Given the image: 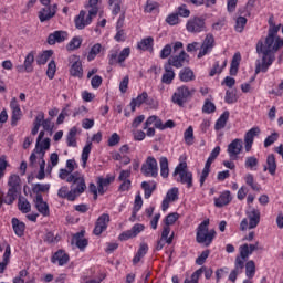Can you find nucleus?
Wrapping results in <instances>:
<instances>
[{"label":"nucleus","instance_id":"obj_1","mask_svg":"<svg viewBox=\"0 0 283 283\" xmlns=\"http://www.w3.org/2000/svg\"><path fill=\"white\" fill-rule=\"evenodd\" d=\"M269 31L265 41H259L256 43L258 54H263L261 62L256 63L255 74H266L269 67H271L275 61V52H279L283 48V39L277 36L281 25L273 24V21L269 20Z\"/></svg>","mask_w":283,"mask_h":283},{"label":"nucleus","instance_id":"obj_2","mask_svg":"<svg viewBox=\"0 0 283 283\" xmlns=\"http://www.w3.org/2000/svg\"><path fill=\"white\" fill-rule=\"evenodd\" d=\"M210 223L211 221L209 219H205L197 227L196 242H198V244H203L205 247H211V244H213V241L216 240L218 232H216V229L209 230Z\"/></svg>","mask_w":283,"mask_h":283},{"label":"nucleus","instance_id":"obj_3","mask_svg":"<svg viewBox=\"0 0 283 283\" xmlns=\"http://www.w3.org/2000/svg\"><path fill=\"white\" fill-rule=\"evenodd\" d=\"M172 176L176 182L185 185L187 189H191V187H193V172L189 171L187 161L179 163L176 166Z\"/></svg>","mask_w":283,"mask_h":283},{"label":"nucleus","instance_id":"obj_4","mask_svg":"<svg viewBox=\"0 0 283 283\" xmlns=\"http://www.w3.org/2000/svg\"><path fill=\"white\" fill-rule=\"evenodd\" d=\"M262 212H260V209L249 206L245 210V218H243L240 223V231L256 229L258 224H260Z\"/></svg>","mask_w":283,"mask_h":283},{"label":"nucleus","instance_id":"obj_5","mask_svg":"<svg viewBox=\"0 0 283 283\" xmlns=\"http://www.w3.org/2000/svg\"><path fill=\"white\" fill-rule=\"evenodd\" d=\"M196 94V88H189L187 85H181L176 88L175 93L171 96V102L178 107H185V103H189Z\"/></svg>","mask_w":283,"mask_h":283},{"label":"nucleus","instance_id":"obj_6","mask_svg":"<svg viewBox=\"0 0 283 283\" xmlns=\"http://www.w3.org/2000/svg\"><path fill=\"white\" fill-rule=\"evenodd\" d=\"M186 30L189 34H201L207 32V15H192L186 22Z\"/></svg>","mask_w":283,"mask_h":283},{"label":"nucleus","instance_id":"obj_7","mask_svg":"<svg viewBox=\"0 0 283 283\" xmlns=\"http://www.w3.org/2000/svg\"><path fill=\"white\" fill-rule=\"evenodd\" d=\"M66 182H72L71 190L73 191V196L78 198V196L85 193V189H87V185L85 184V177L80 171H75L66 179Z\"/></svg>","mask_w":283,"mask_h":283},{"label":"nucleus","instance_id":"obj_8","mask_svg":"<svg viewBox=\"0 0 283 283\" xmlns=\"http://www.w3.org/2000/svg\"><path fill=\"white\" fill-rule=\"evenodd\" d=\"M142 174L146 178H158V161L155 157L149 156L142 165Z\"/></svg>","mask_w":283,"mask_h":283},{"label":"nucleus","instance_id":"obj_9","mask_svg":"<svg viewBox=\"0 0 283 283\" xmlns=\"http://www.w3.org/2000/svg\"><path fill=\"white\" fill-rule=\"evenodd\" d=\"M187 63H189V54H187L185 50H181L178 54L170 55L166 65H169V67H176V70H180V67H185Z\"/></svg>","mask_w":283,"mask_h":283},{"label":"nucleus","instance_id":"obj_10","mask_svg":"<svg viewBox=\"0 0 283 283\" xmlns=\"http://www.w3.org/2000/svg\"><path fill=\"white\" fill-rule=\"evenodd\" d=\"M94 17H96V11H80V14L75 18V28L77 30H85V28H87V25L92 24V19H94Z\"/></svg>","mask_w":283,"mask_h":283},{"label":"nucleus","instance_id":"obj_11","mask_svg":"<svg viewBox=\"0 0 283 283\" xmlns=\"http://www.w3.org/2000/svg\"><path fill=\"white\" fill-rule=\"evenodd\" d=\"M244 148V142L240 138L233 139L227 148V154L230 160H238L240 158V154H242V149Z\"/></svg>","mask_w":283,"mask_h":283},{"label":"nucleus","instance_id":"obj_12","mask_svg":"<svg viewBox=\"0 0 283 283\" xmlns=\"http://www.w3.org/2000/svg\"><path fill=\"white\" fill-rule=\"evenodd\" d=\"M9 106L11 109V126L17 127V125H19V120H21L23 117L21 105L19 104L17 97H12Z\"/></svg>","mask_w":283,"mask_h":283},{"label":"nucleus","instance_id":"obj_13","mask_svg":"<svg viewBox=\"0 0 283 283\" xmlns=\"http://www.w3.org/2000/svg\"><path fill=\"white\" fill-rule=\"evenodd\" d=\"M34 56H36V51L29 52L24 57L23 65L17 66V72L20 74H23V72L32 74V72H34Z\"/></svg>","mask_w":283,"mask_h":283},{"label":"nucleus","instance_id":"obj_14","mask_svg":"<svg viewBox=\"0 0 283 283\" xmlns=\"http://www.w3.org/2000/svg\"><path fill=\"white\" fill-rule=\"evenodd\" d=\"M70 62V74L74 78H82L83 77V62H81V57L77 55H72L69 59Z\"/></svg>","mask_w":283,"mask_h":283},{"label":"nucleus","instance_id":"obj_15","mask_svg":"<svg viewBox=\"0 0 283 283\" xmlns=\"http://www.w3.org/2000/svg\"><path fill=\"white\" fill-rule=\"evenodd\" d=\"M111 218L108 213L101 214L96 222L93 230L94 235H102L104 231H107V227H109Z\"/></svg>","mask_w":283,"mask_h":283},{"label":"nucleus","instance_id":"obj_16","mask_svg":"<svg viewBox=\"0 0 283 283\" xmlns=\"http://www.w3.org/2000/svg\"><path fill=\"white\" fill-rule=\"evenodd\" d=\"M145 231V224L143 223H136L132 227L130 230L124 231L118 235V240L120 242H127V240H132V238H136L139 233H143Z\"/></svg>","mask_w":283,"mask_h":283},{"label":"nucleus","instance_id":"obj_17","mask_svg":"<svg viewBox=\"0 0 283 283\" xmlns=\"http://www.w3.org/2000/svg\"><path fill=\"white\" fill-rule=\"evenodd\" d=\"M56 10H59V6H46L42 8L38 12V18L40 19V23H45L46 21H50L56 17Z\"/></svg>","mask_w":283,"mask_h":283},{"label":"nucleus","instance_id":"obj_18","mask_svg":"<svg viewBox=\"0 0 283 283\" xmlns=\"http://www.w3.org/2000/svg\"><path fill=\"white\" fill-rule=\"evenodd\" d=\"M260 127H252L244 135V149L247 153L253 149V143L255 140V136H260Z\"/></svg>","mask_w":283,"mask_h":283},{"label":"nucleus","instance_id":"obj_19","mask_svg":"<svg viewBox=\"0 0 283 283\" xmlns=\"http://www.w3.org/2000/svg\"><path fill=\"white\" fill-rule=\"evenodd\" d=\"M116 180V176L114 175H106V177H97V189L99 196H105L107 191V187L112 185Z\"/></svg>","mask_w":283,"mask_h":283},{"label":"nucleus","instance_id":"obj_20","mask_svg":"<svg viewBox=\"0 0 283 283\" xmlns=\"http://www.w3.org/2000/svg\"><path fill=\"white\" fill-rule=\"evenodd\" d=\"M71 244H75L80 251H85V249H87V244H90V241L85 238V230H81L73 234Z\"/></svg>","mask_w":283,"mask_h":283},{"label":"nucleus","instance_id":"obj_21","mask_svg":"<svg viewBox=\"0 0 283 283\" xmlns=\"http://www.w3.org/2000/svg\"><path fill=\"white\" fill-rule=\"evenodd\" d=\"M52 264H57V266H65L70 262V254L65 252L63 249H59L51 256Z\"/></svg>","mask_w":283,"mask_h":283},{"label":"nucleus","instance_id":"obj_22","mask_svg":"<svg viewBox=\"0 0 283 283\" xmlns=\"http://www.w3.org/2000/svg\"><path fill=\"white\" fill-rule=\"evenodd\" d=\"M232 200L233 197L231 196V191L224 190L220 192L219 197L214 198V207H217V209H222V207L231 205Z\"/></svg>","mask_w":283,"mask_h":283},{"label":"nucleus","instance_id":"obj_23","mask_svg":"<svg viewBox=\"0 0 283 283\" xmlns=\"http://www.w3.org/2000/svg\"><path fill=\"white\" fill-rule=\"evenodd\" d=\"M67 32L66 31H54L53 33H50L46 43L49 45H56V43H63L64 41H67Z\"/></svg>","mask_w":283,"mask_h":283},{"label":"nucleus","instance_id":"obj_24","mask_svg":"<svg viewBox=\"0 0 283 283\" xmlns=\"http://www.w3.org/2000/svg\"><path fill=\"white\" fill-rule=\"evenodd\" d=\"M34 205L41 216H43L44 218H48V216H50V206L48 205V202L43 201V195L35 196Z\"/></svg>","mask_w":283,"mask_h":283},{"label":"nucleus","instance_id":"obj_25","mask_svg":"<svg viewBox=\"0 0 283 283\" xmlns=\"http://www.w3.org/2000/svg\"><path fill=\"white\" fill-rule=\"evenodd\" d=\"M263 171H268L270 176H275L277 172V161L274 154L268 155L266 164L263 166Z\"/></svg>","mask_w":283,"mask_h":283},{"label":"nucleus","instance_id":"obj_26","mask_svg":"<svg viewBox=\"0 0 283 283\" xmlns=\"http://www.w3.org/2000/svg\"><path fill=\"white\" fill-rule=\"evenodd\" d=\"M164 70L165 72L161 76V83L165 85H171L174 83V78H176V72H174V69L168 64L164 65Z\"/></svg>","mask_w":283,"mask_h":283},{"label":"nucleus","instance_id":"obj_27","mask_svg":"<svg viewBox=\"0 0 283 283\" xmlns=\"http://www.w3.org/2000/svg\"><path fill=\"white\" fill-rule=\"evenodd\" d=\"M12 229L18 238H23L25 234V223L17 218L11 219Z\"/></svg>","mask_w":283,"mask_h":283},{"label":"nucleus","instance_id":"obj_28","mask_svg":"<svg viewBox=\"0 0 283 283\" xmlns=\"http://www.w3.org/2000/svg\"><path fill=\"white\" fill-rule=\"evenodd\" d=\"M239 251H240V255L235 256L234 262H241L242 266H244V262H247V260L249 259V255H252L251 251L249 250V244L244 243L240 245Z\"/></svg>","mask_w":283,"mask_h":283},{"label":"nucleus","instance_id":"obj_29","mask_svg":"<svg viewBox=\"0 0 283 283\" xmlns=\"http://www.w3.org/2000/svg\"><path fill=\"white\" fill-rule=\"evenodd\" d=\"M179 81H181V83H191V81H196V75L190 67H184L179 72Z\"/></svg>","mask_w":283,"mask_h":283},{"label":"nucleus","instance_id":"obj_30","mask_svg":"<svg viewBox=\"0 0 283 283\" xmlns=\"http://www.w3.org/2000/svg\"><path fill=\"white\" fill-rule=\"evenodd\" d=\"M240 61H242V55L240 52L234 53L230 64V76H238V70H240Z\"/></svg>","mask_w":283,"mask_h":283},{"label":"nucleus","instance_id":"obj_31","mask_svg":"<svg viewBox=\"0 0 283 283\" xmlns=\"http://www.w3.org/2000/svg\"><path fill=\"white\" fill-rule=\"evenodd\" d=\"M147 98H148L147 92H143L137 97L133 98L129 104L132 112H136V107H140V105H144V103L146 104Z\"/></svg>","mask_w":283,"mask_h":283},{"label":"nucleus","instance_id":"obj_32","mask_svg":"<svg viewBox=\"0 0 283 283\" xmlns=\"http://www.w3.org/2000/svg\"><path fill=\"white\" fill-rule=\"evenodd\" d=\"M137 50H142V52H149V50H154V38L148 36L140 40L137 43Z\"/></svg>","mask_w":283,"mask_h":283},{"label":"nucleus","instance_id":"obj_33","mask_svg":"<svg viewBox=\"0 0 283 283\" xmlns=\"http://www.w3.org/2000/svg\"><path fill=\"white\" fill-rule=\"evenodd\" d=\"M242 271H244V265H242V262L234 261V269L230 272L228 280L232 283H235Z\"/></svg>","mask_w":283,"mask_h":283},{"label":"nucleus","instance_id":"obj_34","mask_svg":"<svg viewBox=\"0 0 283 283\" xmlns=\"http://www.w3.org/2000/svg\"><path fill=\"white\" fill-rule=\"evenodd\" d=\"M244 181L245 185H248V187H250L252 189V191H262V186L260 184H258V181H255V177L253 176V174L249 172L244 176Z\"/></svg>","mask_w":283,"mask_h":283},{"label":"nucleus","instance_id":"obj_35","mask_svg":"<svg viewBox=\"0 0 283 283\" xmlns=\"http://www.w3.org/2000/svg\"><path fill=\"white\" fill-rule=\"evenodd\" d=\"M57 196L59 198H63L69 200V202H74V200H76V197L73 193V190L70 188H67V186H63L59 189L57 191Z\"/></svg>","mask_w":283,"mask_h":283},{"label":"nucleus","instance_id":"obj_36","mask_svg":"<svg viewBox=\"0 0 283 283\" xmlns=\"http://www.w3.org/2000/svg\"><path fill=\"white\" fill-rule=\"evenodd\" d=\"M142 189L144 190V198L149 200L150 196L156 191V184L154 181H143Z\"/></svg>","mask_w":283,"mask_h":283},{"label":"nucleus","instance_id":"obj_37","mask_svg":"<svg viewBox=\"0 0 283 283\" xmlns=\"http://www.w3.org/2000/svg\"><path fill=\"white\" fill-rule=\"evenodd\" d=\"M90 154H92V142H87L82 150L81 161H82L83 169L87 167V161L90 160Z\"/></svg>","mask_w":283,"mask_h":283},{"label":"nucleus","instance_id":"obj_38","mask_svg":"<svg viewBox=\"0 0 283 283\" xmlns=\"http://www.w3.org/2000/svg\"><path fill=\"white\" fill-rule=\"evenodd\" d=\"M229 111H226L220 115V117L217 119L214 124V129L217 132H220V129H224V127H227V123H229Z\"/></svg>","mask_w":283,"mask_h":283},{"label":"nucleus","instance_id":"obj_39","mask_svg":"<svg viewBox=\"0 0 283 283\" xmlns=\"http://www.w3.org/2000/svg\"><path fill=\"white\" fill-rule=\"evenodd\" d=\"M76 134H78V129L76 127H72L66 135V145L67 147H78L76 142Z\"/></svg>","mask_w":283,"mask_h":283},{"label":"nucleus","instance_id":"obj_40","mask_svg":"<svg viewBox=\"0 0 283 283\" xmlns=\"http://www.w3.org/2000/svg\"><path fill=\"white\" fill-rule=\"evenodd\" d=\"M101 52H103V45L101 43H95L87 53L86 59L88 63H92Z\"/></svg>","mask_w":283,"mask_h":283},{"label":"nucleus","instance_id":"obj_41","mask_svg":"<svg viewBox=\"0 0 283 283\" xmlns=\"http://www.w3.org/2000/svg\"><path fill=\"white\" fill-rule=\"evenodd\" d=\"M18 209L21 213H30L32 211V205H30V201L25 197H19Z\"/></svg>","mask_w":283,"mask_h":283},{"label":"nucleus","instance_id":"obj_42","mask_svg":"<svg viewBox=\"0 0 283 283\" xmlns=\"http://www.w3.org/2000/svg\"><path fill=\"white\" fill-rule=\"evenodd\" d=\"M19 196V188L10 187L4 197V205H13Z\"/></svg>","mask_w":283,"mask_h":283},{"label":"nucleus","instance_id":"obj_43","mask_svg":"<svg viewBox=\"0 0 283 283\" xmlns=\"http://www.w3.org/2000/svg\"><path fill=\"white\" fill-rule=\"evenodd\" d=\"M53 54H54V51L52 50H46L40 53L35 60L38 65H45V63H48L50 59H52Z\"/></svg>","mask_w":283,"mask_h":283},{"label":"nucleus","instance_id":"obj_44","mask_svg":"<svg viewBox=\"0 0 283 283\" xmlns=\"http://www.w3.org/2000/svg\"><path fill=\"white\" fill-rule=\"evenodd\" d=\"M159 167L161 178H169V159L167 157L159 158Z\"/></svg>","mask_w":283,"mask_h":283},{"label":"nucleus","instance_id":"obj_45","mask_svg":"<svg viewBox=\"0 0 283 283\" xmlns=\"http://www.w3.org/2000/svg\"><path fill=\"white\" fill-rule=\"evenodd\" d=\"M258 165H260V160L255 156H249L245 158V169H250V171H258Z\"/></svg>","mask_w":283,"mask_h":283},{"label":"nucleus","instance_id":"obj_46","mask_svg":"<svg viewBox=\"0 0 283 283\" xmlns=\"http://www.w3.org/2000/svg\"><path fill=\"white\" fill-rule=\"evenodd\" d=\"M147 251H149V247H147V244H140L137 253L133 258V264H138V262H140V260L147 255Z\"/></svg>","mask_w":283,"mask_h":283},{"label":"nucleus","instance_id":"obj_47","mask_svg":"<svg viewBox=\"0 0 283 283\" xmlns=\"http://www.w3.org/2000/svg\"><path fill=\"white\" fill-rule=\"evenodd\" d=\"M43 240L46 244H59L61 242V234H54V232L49 231L44 234Z\"/></svg>","mask_w":283,"mask_h":283},{"label":"nucleus","instance_id":"obj_48","mask_svg":"<svg viewBox=\"0 0 283 283\" xmlns=\"http://www.w3.org/2000/svg\"><path fill=\"white\" fill-rule=\"evenodd\" d=\"M245 266V276L250 279L255 277V261L250 260L247 263H244Z\"/></svg>","mask_w":283,"mask_h":283},{"label":"nucleus","instance_id":"obj_49","mask_svg":"<svg viewBox=\"0 0 283 283\" xmlns=\"http://www.w3.org/2000/svg\"><path fill=\"white\" fill-rule=\"evenodd\" d=\"M171 233V228L169 226H164L163 231H161V239L166 240V243L171 244L174 242V232L171 233V235H169Z\"/></svg>","mask_w":283,"mask_h":283},{"label":"nucleus","instance_id":"obj_50","mask_svg":"<svg viewBox=\"0 0 283 283\" xmlns=\"http://www.w3.org/2000/svg\"><path fill=\"white\" fill-rule=\"evenodd\" d=\"M82 43H83V39H81V36H74L73 39H71V41L66 45V50L71 52H73V50H78Z\"/></svg>","mask_w":283,"mask_h":283},{"label":"nucleus","instance_id":"obj_51","mask_svg":"<svg viewBox=\"0 0 283 283\" xmlns=\"http://www.w3.org/2000/svg\"><path fill=\"white\" fill-rule=\"evenodd\" d=\"M132 55V48H124L118 54V65H123L127 59Z\"/></svg>","mask_w":283,"mask_h":283},{"label":"nucleus","instance_id":"obj_52","mask_svg":"<svg viewBox=\"0 0 283 283\" xmlns=\"http://www.w3.org/2000/svg\"><path fill=\"white\" fill-rule=\"evenodd\" d=\"M195 138L196 137L193 136V126H189L184 133V139L186 145H193Z\"/></svg>","mask_w":283,"mask_h":283},{"label":"nucleus","instance_id":"obj_53","mask_svg":"<svg viewBox=\"0 0 283 283\" xmlns=\"http://www.w3.org/2000/svg\"><path fill=\"white\" fill-rule=\"evenodd\" d=\"M224 103H227V105L238 103V93L235 91H226Z\"/></svg>","mask_w":283,"mask_h":283},{"label":"nucleus","instance_id":"obj_54","mask_svg":"<svg viewBox=\"0 0 283 283\" xmlns=\"http://www.w3.org/2000/svg\"><path fill=\"white\" fill-rule=\"evenodd\" d=\"M247 18L245 17H238L235 20L234 30L235 32L242 33L244 32V28L247 27Z\"/></svg>","mask_w":283,"mask_h":283},{"label":"nucleus","instance_id":"obj_55","mask_svg":"<svg viewBox=\"0 0 283 283\" xmlns=\"http://www.w3.org/2000/svg\"><path fill=\"white\" fill-rule=\"evenodd\" d=\"M33 193L36 196L50 191V184H35L32 188Z\"/></svg>","mask_w":283,"mask_h":283},{"label":"nucleus","instance_id":"obj_56","mask_svg":"<svg viewBox=\"0 0 283 283\" xmlns=\"http://www.w3.org/2000/svg\"><path fill=\"white\" fill-rule=\"evenodd\" d=\"M176 13L178 17H181L182 19H189L191 17V10L187 8V4H181L177 8Z\"/></svg>","mask_w":283,"mask_h":283},{"label":"nucleus","instance_id":"obj_57","mask_svg":"<svg viewBox=\"0 0 283 283\" xmlns=\"http://www.w3.org/2000/svg\"><path fill=\"white\" fill-rule=\"evenodd\" d=\"M279 139H280V133L274 132L264 139L263 145L265 148H269L271 147V145H274L275 143H277Z\"/></svg>","mask_w":283,"mask_h":283},{"label":"nucleus","instance_id":"obj_58","mask_svg":"<svg viewBox=\"0 0 283 283\" xmlns=\"http://www.w3.org/2000/svg\"><path fill=\"white\" fill-rule=\"evenodd\" d=\"M55 75H56V62L52 60L48 64L46 76L50 81H53Z\"/></svg>","mask_w":283,"mask_h":283},{"label":"nucleus","instance_id":"obj_59","mask_svg":"<svg viewBox=\"0 0 283 283\" xmlns=\"http://www.w3.org/2000/svg\"><path fill=\"white\" fill-rule=\"evenodd\" d=\"M158 8H160V4H158V2L154 0H147L144 12L146 14H151V12H154V10H158Z\"/></svg>","mask_w":283,"mask_h":283},{"label":"nucleus","instance_id":"obj_60","mask_svg":"<svg viewBox=\"0 0 283 283\" xmlns=\"http://www.w3.org/2000/svg\"><path fill=\"white\" fill-rule=\"evenodd\" d=\"M216 112V104L211 99H206L202 106L203 114H213Z\"/></svg>","mask_w":283,"mask_h":283},{"label":"nucleus","instance_id":"obj_61","mask_svg":"<svg viewBox=\"0 0 283 283\" xmlns=\"http://www.w3.org/2000/svg\"><path fill=\"white\" fill-rule=\"evenodd\" d=\"M166 23L168 25H178L180 23V17L176 12L170 13L166 17Z\"/></svg>","mask_w":283,"mask_h":283},{"label":"nucleus","instance_id":"obj_62","mask_svg":"<svg viewBox=\"0 0 283 283\" xmlns=\"http://www.w3.org/2000/svg\"><path fill=\"white\" fill-rule=\"evenodd\" d=\"M8 185L9 187L19 189V187H21V177H19V175H11L9 177Z\"/></svg>","mask_w":283,"mask_h":283},{"label":"nucleus","instance_id":"obj_63","mask_svg":"<svg viewBox=\"0 0 283 283\" xmlns=\"http://www.w3.org/2000/svg\"><path fill=\"white\" fill-rule=\"evenodd\" d=\"M201 276L202 270H197L191 274L190 279H185L184 283H198Z\"/></svg>","mask_w":283,"mask_h":283},{"label":"nucleus","instance_id":"obj_64","mask_svg":"<svg viewBox=\"0 0 283 283\" xmlns=\"http://www.w3.org/2000/svg\"><path fill=\"white\" fill-rule=\"evenodd\" d=\"M171 52H172V46H171V44H166V45L161 49V51H160V53H159V59H163V60H165V59H170Z\"/></svg>","mask_w":283,"mask_h":283}]
</instances>
